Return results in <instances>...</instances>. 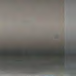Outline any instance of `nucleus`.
Listing matches in <instances>:
<instances>
[{"instance_id": "obj_1", "label": "nucleus", "mask_w": 76, "mask_h": 76, "mask_svg": "<svg viewBox=\"0 0 76 76\" xmlns=\"http://www.w3.org/2000/svg\"><path fill=\"white\" fill-rule=\"evenodd\" d=\"M66 55L67 56V52H66Z\"/></svg>"}]
</instances>
